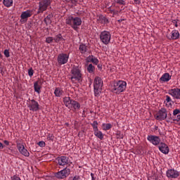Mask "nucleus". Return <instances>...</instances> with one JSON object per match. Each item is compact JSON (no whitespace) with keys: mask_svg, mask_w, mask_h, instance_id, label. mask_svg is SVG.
<instances>
[{"mask_svg":"<svg viewBox=\"0 0 180 180\" xmlns=\"http://www.w3.org/2000/svg\"><path fill=\"white\" fill-rule=\"evenodd\" d=\"M65 23L70 26L75 32H78L79 26L82 25V20L79 17L69 15L66 18Z\"/></svg>","mask_w":180,"mask_h":180,"instance_id":"obj_2","label":"nucleus"},{"mask_svg":"<svg viewBox=\"0 0 180 180\" xmlns=\"http://www.w3.org/2000/svg\"><path fill=\"white\" fill-rule=\"evenodd\" d=\"M91 126L94 129V131H96V130H98V122L97 121L93 122V123L91 124Z\"/></svg>","mask_w":180,"mask_h":180,"instance_id":"obj_34","label":"nucleus"},{"mask_svg":"<svg viewBox=\"0 0 180 180\" xmlns=\"http://www.w3.org/2000/svg\"><path fill=\"white\" fill-rule=\"evenodd\" d=\"M70 53H62L58 56L57 62L59 65H64V64H67V63H68Z\"/></svg>","mask_w":180,"mask_h":180,"instance_id":"obj_9","label":"nucleus"},{"mask_svg":"<svg viewBox=\"0 0 180 180\" xmlns=\"http://www.w3.org/2000/svg\"><path fill=\"white\" fill-rule=\"evenodd\" d=\"M88 63H93V64H95L96 65H98L99 64V60L98 58H95L94 56H89L87 58Z\"/></svg>","mask_w":180,"mask_h":180,"instance_id":"obj_23","label":"nucleus"},{"mask_svg":"<svg viewBox=\"0 0 180 180\" xmlns=\"http://www.w3.org/2000/svg\"><path fill=\"white\" fill-rule=\"evenodd\" d=\"M120 138H121V139H123V136H121Z\"/></svg>","mask_w":180,"mask_h":180,"instance_id":"obj_54","label":"nucleus"},{"mask_svg":"<svg viewBox=\"0 0 180 180\" xmlns=\"http://www.w3.org/2000/svg\"><path fill=\"white\" fill-rule=\"evenodd\" d=\"M4 148V144H2V143L0 142V149Z\"/></svg>","mask_w":180,"mask_h":180,"instance_id":"obj_50","label":"nucleus"},{"mask_svg":"<svg viewBox=\"0 0 180 180\" xmlns=\"http://www.w3.org/2000/svg\"><path fill=\"white\" fill-rule=\"evenodd\" d=\"M70 73V80L72 84H78V82H82V71L81 67L73 66Z\"/></svg>","mask_w":180,"mask_h":180,"instance_id":"obj_1","label":"nucleus"},{"mask_svg":"<svg viewBox=\"0 0 180 180\" xmlns=\"http://www.w3.org/2000/svg\"><path fill=\"white\" fill-rule=\"evenodd\" d=\"M79 50L82 54H85V52L87 50L86 45L82 44L79 45Z\"/></svg>","mask_w":180,"mask_h":180,"instance_id":"obj_26","label":"nucleus"},{"mask_svg":"<svg viewBox=\"0 0 180 180\" xmlns=\"http://www.w3.org/2000/svg\"><path fill=\"white\" fill-rule=\"evenodd\" d=\"M158 126H155L154 130H158Z\"/></svg>","mask_w":180,"mask_h":180,"instance_id":"obj_51","label":"nucleus"},{"mask_svg":"<svg viewBox=\"0 0 180 180\" xmlns=\"http://www.w3.org/2000/svg\"><path fill=\"white\" fill-rule=\"evenodd\" d=\"M4 144H6V146H9L8 141L5 140V141H4Z\"/></svg>","mask_w":180,"mask_h":180,"instance_id":"obj_49","label":"nucleus"},{"mask_svg":"<svg viewBox=\"0 0 180 180\" xmlns=\"http://www.w3.org/2000/svg\"><path fill=\"white\" fill-rule=\"evenodd\" d=\"M126 88H127V83L125 81L119 80L114 83L111 91L113 94H116V95H120L122 92L126 91Z\"/></svg>","mask_w":180,"mask_h":180,"instance_id":"obj_3","label":"nucleus"},{"mask_svg":"<svg viewBox=\"0 0 180 180\" xmlns=\"http://www.w3.org/2000/svg\"><path fill=\"white\" fill-rule=\"evenodd\" d=\"M2 1V0H0V2H1Z\"/></svg>","mask_w":180,"mask_h":180,"instance_id":"obj_55","label":"nucleus"},{"mask_svg":"<svg viewBox=\"0 0 180 180\" xmlns=\"http://www.w3.org/2000/svg\"><path fill=\"white\" fill-rule=\"evenodd\" d=\"M158 133L160 134V136H164V134L162 133V131H161V129H158Z\"/></svg>","mask_w":180,"mask_h":180,"instance_id":"obj_48","label":"nucleus"},{"mask_svg":"<svg viewBox=\"0 0 180 180\" xmlns=\"http://www.w3.org/2000/svg\"><path fill=\"white\" fill-rule=\"evenodd\" d=\"M169 95H171L174 99H180V89L174 88L168 90Z\"/></svg>","mask_w":180,"mask_h":180,"instance_id":"obj_14","label":"nucleus"},{"mask_svg":"<svg viewBox=\"0 0 180 180\" xmlns=\"http://www.w3.org/2000/svg\"><path fill=\"white\" fill-rule=\"evenodd\" d=\"M166 176L169 179H176L179 176V172L174 169H169L166 172Z\"/></svg>","mask_w":180,"mask_h":180,"instance_id":"obj_12","label":"nucleus"},{"mask_svg":"<svg viewBox=\"0 0 180 180\" xmlns=\"http://www.w3.org/2000/svg\"><path fill=\"white\" fill-rule=\"evenodd\" d=\"M3 4L6 8H11L13 5V0H3Z\"/></svg>","mask_w":180,"mask_h":180,"instance_id":"obj_24","label":"nucleus"},{"mask_svg":"<svg viewBox=\"0 0 180 180\" xmlns=\"http://www.w3.org/2000/svg\"><path fill=\"white\" fill-rule=\"evenodd\" d=\"M11 180H22V179H20V177H19L16 175H14V176H11Z\"/></svg>","mask_w":180,"mask_h":180,"instance_id":"obj_43","label":"nucleus"},{"mask_svg":"<svg viewBox=\"0 0 180 180\" xmlns=\"http://www.w3.org/2000/svg\"><path fill=\"white\" fill-rule=\"evenodd\" d=\"M4 54L5 57H6V58H9V57H11V54L9 53V50L8 49L4 50Z\"/></svg>","mask_w":180,"mask_h":180,"instance_id":"obj_36","label":"nucleus"},{"mask_svg":"<svg viewBox=\"0 0 180 180\" xmlns=\"http://www.w3.org/2000/svg\"><path fill=\"white\" fill-rule=\"evenodd\" d=\"M102 127H103V129L105 130V131L107 130H110V128L112 127V124H110V123L103 124Z\"/></svg>","mask_w":180,"mask_h":180,"instance_id":"obj_30","label":"nucleus"},{"mask_svg":"<svg viewBox=\"0 0 180 180\" xmlns=\"http://www.w3.org/2000/svg\"><path fill=\"white\" fill-rule=\"evenodd\" d=\"M47 140L53 141V140H54V135L53 134H49L47 136Z\"/></svg>","mask_w":180,"mask_h":180,"instance_id":"obj_37","label":"nucleus"},{"mask_svg":"<svg viewBox=\"0 0 180 180\" xmlns=\"http://www.w3.org/2000/svg\"><path fill=\"white\" fill-rule=\"evenodd\" d=\"M110 39H112L110 32L104 30L100 33V41L101 43H103V44L108 46V44L110 43Z\"/></svg>","mask_w":180,"mask_h":180,"instance_id":"obj_5","label":"nucleus"},{"mask_svg":"<svg viewBox=\"0 0 180 180\" xmlns=\"http://www.w3.org/2000/svg\"><path fill=\"white\" fill-rule=\"evenodd\" d=\"M86 70H87L88 72H89V74H94V72H95V67L94 66V65L89 64L87 66Z\"/></svg>","mask_w":180,"mask_h":180,"instance_id":"obj_28","label":"nucleus"},{"mask_svg":"<svg viewBox=\"0 0 180 180\" xmlns=\"http://www.w3.org/2000/svg\"><path fill=\"white\" fill-rule=\"evenodd\" d=\"M102 86H103V80L99 77H96L94 81V89L95 96H99L102 92Z\"/></svg>","mask_w":180,"mask_h":180,"instance_id":"obj_4","label":"nucleus"},{"mask_svg":"<svg viewBox=\"0 0 180 180\" xmlns=\"http://www.w3.org/2000/svg\"><path fill=\"white\" fill-rule=\"evenodd\" d=\"M53 40H54V39H53L52 37H49L46 39V43H48L49 44H50V43H53Z\"/></svg>","mask_w":180,"mask_h":180,"instance_id":"obj_39","label":"nucleus"},{"mask_svg":"<svg viewBox=\"0 0 180 180\" xmlns=\"http://www.w3.org/2000/svg\"><path fill=\"white\" fill-rule=\"evenodd\" d=\"M39 103L34 99L30 100V101L27 103V108L32 112H37V110L39 109Z\"/></svg>","mask_w":180,"mask_h":180,"instance_id":"obj_11","label":"nucleus"},{"mask_svg":"<svg viewBox=\"0 0 180 180\" xmlns=\"http://www.w3.org/2000/svg\"><path fill=\"white\" fill-rule=\"evenodd\" d=\"M167 37L169 40H178L179 39V31L173 30L171 32V35H167Z\"/></svg>","mask_w":180,"mask_h":180,"instance_id":"obj_16","label":"nucleus"},{"mask_svg":"<svg viewBox=\"0 0 180 180\" xmlns=\"http://www.w3.org/2000/svg\"><path fill=\"white\" fill-rule=\"evenodd\" d=\"M53 40L56 43H59V41H61V40H63V35H61V34L56 35V37L53 38Z\"/></svg>","mask_w":180,"mask_h":180,"instance_id":"obj_29","label":"nucleus"},{"mask_svg":"<svg viewBox=\"0 0 180 180\" xmlns=\"http://www.w3.org/2000/svg\"><path fill=\"white\" fill-rule=\"evenodd\" d=\"M94 135L96 137H98V139H100V140H103V134L102 131H99V129L94 131Z\"/></svg>","mask_w":180,"mask_h":180,"instance_id":"obj_25","label":"nucleus"},{"mask_svg":"<svg viewBox=\"0 0 180 180\" xmlns=\"http://www.w3.org/2000/svg\"><path fill=\"white\" fill-rule=\"evenodd\" d=\"M51 0H41L38 3L39 8L37 13H43V12L47 11V8H49V6H51Z\"/></svg>","mask_w":180,"mask_h":180,"instance_id":"obj_6","label":"nucleus"},{"mask_svg":"<svg viewBox=\"0 0 180 180\" xmlns=\"http://www.w3.org/2000/svg\"><path fill=\"white\" fill-rule=\"evenodd\" d=\"M32 15H33V11L27 10L26 11H24L21 13L20 18L21 19H27L29 18H31Z\"/></svg>","mask_w":180,"mask_h":180,"instance_id":"obj_18","label":"nucleus"},{"mask_svg":"<svg viewBox=\"0 0 180 180\" xmlns=\"http://www.w3.org/2000/svg\"><path fill=\"white\" fill-rule=\"evenodd\" d=\"M174 120L177 122L179 126H180V115H176V117L174 118Z\"/></svg>","mask_w":180,"mask_h":180,"instance_id":"obj_38","label":"nucleus"},{"mask_svg":"<svg viewBox=\"0 0 180 180\" xmlns=\"http://www.w3.org/2000/svg\"><path fill=\"white\" fill-rule=\"evenodd\" d=\"M34 89L35 92H37V94H40L41 92L40 89H41V86L39 85V82H37L34 83Z\"/></svg>","mask_w":180,"mask_h":180,"instance_id":"obj_27","label":"nucleus"},{"mask_svg":"<svg viewBox=\"0 0 180 180\" xmlns=\"http://www.w3.org/2000/svg\"><path fill=\"white\" fill-rule=\"evenodd\" d=\"M70 180H81V177L79 176H75L72 179Z\"/></svg>","mask_w":180,"mask_h":180,"instance_id":"obj_45","label":"nucleus"},{"mask_svg":"<svg viewBox=\"0 0 180 180\" xmlns=\"http://www.w3.org/2000/svg\"><path fill=\"white\" fill-rule=\"evenodd\" d=\"M34 74V70H33L32 68H30L28 70V75L29 77H33V75Z\"/></svg>","mask_w":180,"mask_h":180,"instance_id":"obj_40","label":"nucleus"},{"mask_svg":"<svg viewBox=\"0 0 180 180\" xmlns=\"http://www.w3.org/2000/svg\"><path fill=\"white\" fill-rule=\"evenodd\" d=\"M147 140L153 146H160L161 143V139L159 138L158 136H154V135H148L147 136Z\"/></svg>","mask_w":180,"mask_h":180,"instance_id":"obj_13","label":"nucleus"},{"mask_svg":"<svg viewBox=\"0 0 180 180\" xmlns=\"http://www.w3.org/2000/svg\"><path fill=\"white\" fill-rule=\"evenodd\" d=\"M178 22H179V20H172V23H173V25H174L175 27H178Z\"/></svg>","mask_w":180,"mask_h":180,"instance_id":"obj_44","label":"nucleus"},{"mask_svg":"<svg viewBox=\"0 0 180 180\" xmlns=\"http://www.w3.org/2000/svg\"><path fill=\"white\" fill-rule=\"evenodd\" d=\"M54 95L57 98H61V96H64V90L60 87H56L54 91Z\"/></svg>","mask_w":180,"mask_h":180,"instance_id":"obj_19","label":"nucleus"},{"mask_svg":"<svg viewBox=\"0 0 180 180\" xmlns=\"http://www.w3.org/2000/svg\"><path fill=\"white\" fill-rule=\"evenodd\" d=\"M70 108H73L74 111L79 110V109H81V104H79L78 101L73 100V101H72V104H70Z\"/></svg>","mask_w":180,"mask_h":180,"instance_id":"obj_22","label":"nucleus"},{"mask_svg":"<svg viewBox=\"0 0 180 180\" xmlns=\"http://www.w3.org/2000/svg\"><path fill=\"white\" fill-rule=\"evenodd\" d=\"M58 164L61 167H64L65 165H70L71 162L67 156H60L58 158Z\"/></svg>","mask_w":180,"mask_h":180,"instance_id":"obj_15","label":"nucleus"},{"mask_svg":"<svg viewBox=\"0 0 180 180\" xmlns=\"http://www.w3.org/2000/svg\"><path fill=\"white\" fill-rule=\"evenodd\" d=\"M16 146L19 153H21L22 155H24V157H30V153H29V150L25 148V145H23L22 143L16 141Z\"/></svg>","mask_w":180,"mask_h":180,"instance_id":"obj_10","label":"nucleus"},{"mask_svg":"<svg viewBox=\"0 0 180 180\" xmlns=\"http://www.w3.org/2000/svg\"><path fill=\"white\" fill-rule=\"evenodd\" d=\"M165 98H166L165 101H166L167 103H169L170 105V106H172V103H173L172 98H171L170 96L168 95H167L165 96Z\"/></svg>","mask_w":180,"mask_h":180,"instance_id":"obj_32","label":"nucleus"},{"mask_svg":"<svg viewBox=\"0 0 180 180\" xmlns=\"http://www.w3.org/2000/svg\"><path fill=\"white\" fill-rule=\"evenodd\" d=\"M38 146H39V147H45L46 146V142L41 141L38 143Z\"/></svg>","mask_w":180,"mask_h":180,"instance_id":"obj_42","label":"nucleus"},{"mask_svg":"<svg viewBox=\"0 0 180 180\" xmlns=\"http://www.w3.org/2000/svg\"><path fill=\"white\" fill-rule=\"evenodd\" d=\"M158 148L160 152H162L163 154H168L169 153V148L168 146L162 142L160 143V146H158Z\"/></svg>","mask_w":180,"mask_h":180,"instance_id":"obj_17","label":"nucleus"},{"mask_svg":"<svg viewBox=\"0 0 180 180\" xmlns=\"http://www.w3.org/2000/svg\"><path fill=\"white\" fill-rule=\"evenodd\" d=\"M98 68H101V66L98 65Z\"/></svg>","mask_w":180,"mask_h":180,"instance_id":"obj_53","label":"nucleus"},{"mask_svg":"<svg viewBox=\"0 0 180 180\" xmlns=\"http://www.w3.org/2000/svg\"><path fill=\"white\" fill-rule=\"evenodd\" d=\"M73 101L74 100H72L70 97L63 98V103L66 108H71V104L72 103Z\"/></svg>","mask_w":180,"mask_h":180,"instance_id":"obj_21","label":"nucleus"},{"mask_svg":"<svg viewBox=\"0 0 180 180\" xmlns=\"http://www.w3.org/2000/svg\"><path fill=\"white\" fill-rule=\"evenodd\" d=\"M101 22L103 23V25H106L107 23H109V20L106 18V17H101L100 18Z\"/></svg>","mask_w":180,"mask_h":180,"instance_id":"obj_33","label":"nucleus"},{"mask_svg":"<svg viewBox=\"0 0 180 180\" xmlns=\"http://www.w3.org/2000/svg\"><path fill=\"white\" fill-rule=\"evenodd\" d=\"M180 110L179 109H175L173 110V116H176V115H179Z\"/></svg>","mask_w":180,"mask_h":180,"instance_id":"obj_41","label":"nucleus"},{"mask_svg":"<svg viewBox=\"0 0 180 180\" xmlns=\"http://www.w3.org/2000/svg\"><path fill=\"white\" fill-rule=\"evenodd\" d=\"M168 116H171V114H168L167 109L165 108H162L158 112L155 114V118L156 120H165Z\"/></svg>","mask_w":180,"mask_h":180,"instance_id":"obj_7","label":"nucleus"},{"mask_svg":"<svg viewBox=\"0 0 180 180\" xmlns=\"http://www.w3.org/2000/svg\"><path fill=\"white\" fill-rule=\"evenodd\" d=\"M172 78V76L169 75V73H165L162 75V77L160 79V81L162 82H168Z\"/></svg>","mask_w":180,"mask_h":180,"instance_id":"obj_20","label":"nucleus"},{"mask_svg":"<svg viewBox=\"0 0 180 180\" xmlns=\"http://www.w3.org/2000/svg\"><path fill=\"white\" fill-rule=\"evenodd\" d=\"M91 176L92 180H96V177H95V174H94V173H91Z\"/></svg>","mask_w":180,"mask_h":180,"instance_id":"obj_46","label":"nucleus"},{"mask_svg":"<svg viewBox=\"0 0 180 180\" xmlns=\"http://www.w3.org/2000/svg\"><path fill=\"white\" fill-rule=\"evenodd\" d=\"M46 25H50L51 23V15H48L44 20Z\"/></svg>","mask_w":180,"mask_h":180,"instance_id":"obj_31","label":"nucleus"},{"mask_svg":"<svg viewBox=\"0 0 180 180\" xmlns=\"http://www.w3.org/2000/svg\"><path fill=\"white\" fill-rule=\"evenodd\" d=\"M134 1L135 2V4H136L137 5H140L141 4V1H140V0H134Z\"/></svg>","mask_w":180,"mask_h":180,"instance_id":"obj_47","label":"nucleus"},{"mask_svg":"<svg viewBox=\"0 0 180 180\" xmlns=\"http://www.w3.org/2000/svg\"><path fill=\"white\" fill-rule=\"evenodd\" d=\"M114 1L119 5H126V1H124V0H114Z\"/></svg>","mask_w":180,"mask_h":180,"instance_id":"obj_35","label":"nucleus"},{"mask_svg":"<svg viewBox=\"0 0 180 180\" xmlns=\"http://www.w3.org/2000/svg\"><path fill=\"white\" fill-rule=\"evenodd\" d=\"M70 174H71V170L69 168L65 167L56 173L55 176L58 179H65V178L70 176Z\"/></svg>","mask_w":180,"mask_h":180,"instance_id":"obj_8","label":"nucleus"},{"mask_svg":"<svg viewBox=\"0 0 180 180\" xmlns=\"http://www.w3.org/2000/svg\"><path fill=\"white\" fill-rule=\"evenodd\" d=\"M111 13H115V10H110Z\"/></svg>","mask_w":180,"mask_h":180,"instance_id":"obj_52","label":"nucleus"}]
</instances>
